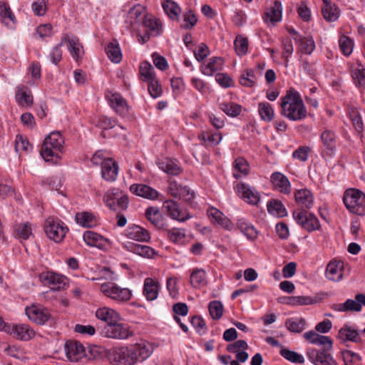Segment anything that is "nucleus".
<instances>
[{"label": "nucleus", "instance_id": "obj_1", "mask_svg": "<svg viewBox=\"0 0 365 365\" xmlns=\"http://www.w3.org/2000/svg\"><path fill=\"white\" fill-rule=\"evenodd\" d=\"M64 138L59 131H53L44 139L41 155L46 161L60 158L63 151Z\"/></svg>", "mask_w": 365, "mask_h": 365}, {"label": "nucleus", "instance_id": "obj_2", "mask_svg": "<svg viewBox=\"0 0 365 365\" xmlns=\"http://www.w3.org/2000/svg\"><path fill=\"white\" fill-rule=\"evenodd\" d=\"M280 106L284 114H305L307 113L303 100L297 91L290 88L281 98Z\"/></svg>", "mask_w": 365, "mask_h": 365}, {"label": "nucleus", "instance_id": "obj_3", "mask_svg": "<svg viewBox=\"0 0 365 365\" xmlns=\"http://www.w3.org/2000/svg\"><path fill=\"white\" fill-rule=\"evenodd\" d=\"M343 201L351 212L357 215H365V194L361 190L355 188L346 190Z\"/></svg>", "mask_w": 365, "mask_h": 365}, {"label": "nucleus", "instance_id": "obj_4", "mask_svg": "<svg viewBox=\"0 0 365 365\" xmlns=\"http://www.w3.org/2000/svg\"><path fill=\"white\" fill-rule=\"evenodd\" d=\"M106 356L113 365H133L136 362L135 352L128 346H117L108 349Z\"/></svg>", "mask_w": 365, "mask_h": 365}, {"label": "nucleus", "instance_id": "obj_5", "mask_svg": "<svg viewBox=\"0 0 365 365\" xmlns=\"http://www.w3.org/2000/svg\"><path fill=\"white\" fill-rule=\"evenodd\" d=\"M292 215L297 224L309 232L319 230L321 227L318 218L304 209L294 210Z\"/></svg>", "mask_w": 365, "mask_h": 365}, {"label": "nucleus", "instance_id": "obj_6", "mask_svg": "<svg viewBox=\"0 0 365 365\" xmlns=\"http://www.w3.org/2000/svg\"><path fill=\"white\" fill-rule=\"evenodd\" d=\"M101 292L108 297L118 302H127L132 296V292L129 289L121 288L113 283L102 284Z\"/></svg>", "mask_w": 365, "mask_h": 365}, {"label": "nucleus", "instance_id": "obj_7", "mask_svg": "<svg viewBox=\"0 0 365 365\" xmlns=\"http://www.w3.org/2000/svg\"><path fill=\"white\" fill-rule=\"evenodd\" d=\"M44 230L51 240L60 242L65 237L68 228L63 223L56 222L53 218L48 217L45 222Z\"/></svg>", "mask_w": 365, "mask_h": 365}, {"label": "nucleus", "instance_id": "obj_8", "mask_svg": "<svg viewBox=\"0 0 365 365\" xmlns=\"http://www.w3.org/2000/svg\"><path fill=\"white\" fill-rule=\"evenodd\" d=\"M331 349H309L307 351V356L309 360L314 365H337L336 360L330 353Z\"/></svg>", "mask_w": 365, "mask_h": 365}, {"label": "nucleus", "instance_id": "obj_9", "mask_svg": "<svg viewBox=\"0 0 365 365\" xmlns=\"http://www.w3.org/2000/svg\"><path fill=\"white\" fill-rule=\"evenodd\" d=\"M103 333L108 338L116 339H125L133 335L126 324L118 323V322L106 324L103 329Z\"/></svg>", "mask_w": 365, "mask_h": 365}, {"label": "nucleus", "instance_id": "obj_10", "mask_svg": "<svg viewBox=\"0 0 365 365\" xmlns=\"http://www.w3.org/2000/svg\"><path fill=\"white\" fill-rule=\"evenodd\" d=\"M4 331L22 341H29L35 336L34 331L29 325L24 324L6 325L4 327Z\"/></svg>", "mask_w": 365, "mask_h": 365}, {"label": "nucleus", "instance_id": "obj_11", "mask_svg": "<svg viewBox=\"0 0 365 365\" xmlns=\"http://www.w3.org/2000/svg\"><path fill=\"white\" fill-rule=\"evenodd\" d=\"M163 209L168 216L179 222H185L192 218V215L187 211L183 212L180 209L178 203L173 200H167L163 203Z\"/></svg>", "mask_w": 365, "mask_h": 365}, {"label": "nucleus", "instance_id": "obj_12", "mask_svg": "<svg viewBox=\"0 0 365 365\" xmlns=\"http://www.w3.org/2000/svg\"><path fill=\"white\" fill-rule=\"evenodd\" d=\"M67 358L71 361L77 362L86 356V350L83 344L77 341L68 340L64 346Z\"/></svg>", "mask_w": 365, "mask_h": 365}, {"label": "nucleus", "instance_id": "obj_13", "mask_svg": "<svg viewBox=\"0 0 365 365\" xmlns=\"http://www.w3.org/2000/svg\"><path fill=\"white\" fill-rule=\"evenodd\" d=\"M26 314L30 320L37 324H44L51 318L49 311L41 306L32 305L26 307Z\"/></svg>", "mask_w": 365, "mask_h": 365}, {"label": "nucleus", "instance_id": "obj_14", "mask_svg": "<svg viewBox=\"0 0 365 365\" xmlns=\"http://www.w3.org/2000/svg\"><path fill=\"white\" fill-rule=\"evenodd\" d=\"M41 277L44 284L52 290L63 289L67 286V278L54 272H46Z\"/></svg>", "mask_w": 365, "mask_h": 365}, {"label": "nucleus", "instance_id": "obj_15", "mask_svg": "<svg viewBox=\"0 0 365 365\" xmlns=\"http://www.w3.org/2000/svg\"><path fill=\"white\" fill-rule=\"evenodd\" d=\"M62 41L63 43H68V48L71 56L74 60L78 61L81 58L82 54L83 53V52L81 51L83 46L81 44L78 38L74 36H69L66 34L62 38Z\"/></svg>", "mask_w": 365, "mask_h": 365}, {"label": "nucleus", "instance_id": "obj_16", "mask_svg": "<svg viewBox=\"0 0 365 365\" xmlns=\"http://www.w3.org/2000/svg\"><path fill=\"white\" fill-rule=\"evenodd\" d=\"M237 192L241 197L247 202L252 205H257L259 201V194L255 189L245 183H240L237 185Z\"/></svg>", "mask_w": 365, "mask_h": 365}, {"label": "nucleus", "instance_id": "obj_17", "mask_svg": "<svg viewBox=\"0 0 365 365\" xmlns=\"http://www.w3.org/2000/svg\"><path fill=\"white\" fill-rule=\"evenodd\" d=\"M338 338L341 344H345L346 341L358 343L361 341L357 329L348 324H344L339 329Z\"/></svg>", "mask_w": 365, "mask_h": 365}, {"label": "nucleus", "instance_id": "obj_18", "mask_svg": "<svg viewBox=\"0 0 365 365\" xmlns=\"http://www.w3.org/2000/svg\"><path fill=\"white\" fill-rule=\"evenodd\" d=\"M297 204L306 210L312 208L314 204V197L311 191L307 188L297 190L294 192Z\"/></svg>", "mask_w": 365, "mask_h": 365}, {"label": "nucleus", "instance_id": "obj_19", "mask_svg": "<svg viewBox=\"0 0 365 365\" xmlns=\"http://www.w3.org/2000/svg\"><path fill=\"white\" fill-rule=\"evenodd\" d=\"M271 181L274 187L284 194H289L291 185L288 178L279 172H275L271 175Z\"/></svg>", "mask_w": 365, "mask_h": 365}, {"label": "nucleus", "instance_id": "obj_20", "mask_svg": "<svg viewBox=\"0 0 365 365\" xmlns=\"http://www.w3.org/2000/svg\"><path fill=\"white\" fill-rule=\"evenodd\" d=\"M118 165L112 158H108L101 167V176L107 181H114L117 178Z\"/></svg>", "mask_w": 365, "mask_h": 365}, {"label": "nucleus", "instance_id": "obj_21", "mask_svg": "<svg viewBox=\"0 0 365 365\" xmlns=\"http://www.w3.org/2000/svg\"><path fill=\"white\" fill-rule=\"evenodd\" d=\"M157 164L159 168L168 175H177L182 172V169L177 160L165 158L158 160Z\"/></svg>", "mask_w": 365, "mask_h": 365}, {"label": "nucleus", "instance_id": "obj_22", "mask_svg": "<svg viewBox=\"0 0 365 365\" xmlns=\"http://www.w3.org/2000/svg\"><path fill=\"white\" fill-rule=\"evenodd\" d=\"M130 190L135 195L149 200L156 199L158 196L157 190L144 184H133Z\"/></svg>", "mask_w": 365, "mask_h": 365}, {"label": "nucleus", "instance_id": "obj_23", "mask_svg": "<svg viewBox=\"0 0 365 365\" xmlns=\"http://www.w3.org/2000/svg\"><path fill=\"white\" fill-rule=\"evenodd\" d=\"M126 236L129 239L140 242H148L150 239V232L147 230L135 225L128 228Z\"/></svg>", "mask_w": 365, "mask_h": 365}, {"label": "nucleus", "instance_id": "obj_24", "mask_svg": "<svg viewBox=\"0 0 365 365\" xmlns=\"http://www.w3.org/2000/svg\"><path fill=\"white\" fill-rule=\"evenodd\" d=\"M159 288L160 285L157 281L148 277L144 281L143 295L148 301L155 300L158 296Z\"/></svg>", "mask_w": 365, "mask_h": 365}, {"label": "nucleus", "instance_id": "obj_25", "mask_svg": "<svg viewBox=\"0 0 365 365\" xmlns=\"http://www.w3.org/2000/svg\"><path fill=\"white\" fill-rule=\"evenodd\" d=\"M96 317L106 322V324H110L120 320V316L116 311L106 307L98 309L96 312Z\"/></svg>", "mask_w": 365, "mask_h": 365}, {"label": "nucleus", "instance_id": "obj_26", "mask_svg": "<svg viewBox=\"0 0 365 365\" xmlns=\"http://www.w3.org/2000/svg\"><path fill=\"white\" fill-rule=\"evenodd\" d=\"M224 60L220 57H212L207 64L201 66V71L204 75L212 76L214 73L221 71L223 68Z\"/></svg>", "mask_w": 365, "mask_h": 365}, {"label": "nucleus", "instance_id": "obj_27", "mask_svg": "<svg viewBox=\"0 0 365 365\" xmlns=\"http://www.w3.org/2000/svg\"><path fill=\"white\" fill-rule=\"evenodd\" d=\"M340 262L331 261L327 266L326 277L332 282H339L342 279L343 272Z\"/></svg>", "mask_w": 365, "mask_h": 365}, {"label": "nucleus", "instance_id": "obj_28", "mask_svg": "<svg viewBox=\"0 0 365 365\" xmlns=\"http://www.w3.org/2000/svg\"><path fill=\"white\" fill-rule=\"evenodd\" d=\"M143 25L147 28V31L153 36L160 35L162 31V25L160 20L152 15H145L143 18Z\"/></svg>", "mask_w": 365, "mask_h": 365}, {"label": "nucleus", "instance_id": "obj_29", "mask_svg": "<svg viewBox=\"0 0 365 365\" xmlns=\"http://www.w3.org/2000/svg\"><path fill=\"white\" fill-rule=\"evenodd\" d=\"M146 218L158 230L165 228L163 216L157 207H149L145 210Z\"/></svg>", "mask_w": 365, "mask_h": 365}, {"label": "nucleus", "instance_id": "obj_30", "mask_svg": "<svg viewBox=\"0 0 365 365\" xmlns=\"http://www.w3.org/2000/svg\"><path fill=\"white\" fill-rule=\"evenodd\" d=\"M83 237L85 242L91 247L103 248L107 242L103 236L93 231L85 232Z\"/></svg>", "mask_w": 365, "mask_h": 365}, {"label": "nucleus", "instance_id": "obj_31", "mask_svg": "<svg viewBox=\"0 0 365 365\" xmlns=\"http://www.w3.org/2000/svg\"><path fill=\"white\" fill-rule=\"evenodd\" d=\"M282 6L279 1H274L273 4L265 12V21L276 23L282 19Z\"/></svg>", "mask_w": 365, "mask_h": 365}, {"label": "nucleus", "instance_id": "obj_32", "mask_svg": "<svg viewBox=\"0 0 365 365\" xmlns=\"http://www.w3.org/2000/svg\"><path fill=\"white\" fill-rule=\"evenodd\" d=\"M207 215L212 220H214L215 222L217 223L221 227L227 230L232 228L230 220L217 208L210 207L207 210Z\"/></svg>", "mask_w": 365, "mask_h": 365}, {"label": "nucleus", "instance_id": "obj_33", "mask_svg": "<svg viewBox=\"0 0 365 365\" xmlns=\"http://www.w3.org/2000/svg\"><path fill=\"white\" fill-rule=\"evenodd\" d=\"M324 6L322 12L325 20L329 22L335 21L340 15V10L337 6L332 4L329 0L323 2Z\"/></svg>", "mask_w": 365, "mask_h": 365}, {"label": "nucleus", "instance_id": "obj_34", "mask_svg": "<svg viewBox=\"0 0 365 365\" xmlns=\"http://www.w3.org/2000/svg\"><path fill=\"white\" fill-rule=\"evenodd\" d=\"M163 230L166 232L168 239L175 244H182L186 237V232L183 229L177 227L169 228L168 225H165V228Z\"/></svg>", "mask_w": 365, "mask_h": 365}, {"label": "nucleus", "instance_id": "obj_35", "mask_svg": "<svg viewBox=\"0 0 365 365\" xmlns=\"http://www.w3.org/2000/svg\"><path fill=\"white\" fill-rule=\"evenodd\" d=\"M321 140L326 149V150L324 151L326 152L327 155H331L336 150L335 134L330 130H326L322 133Z\"/></svg>", "mask_w": 365, "mask_h": 365}, {"label": "nucleus", "instance_id": "obj_36", "mask_svg": "<svg viewBox=\"0 0 365 365\" xmlns=\"http://www.w3.org/2000/svg\"><path fill=\"white\" fill-rule=\"evenodd\" d=\"M110 106L116 113H125L129 108L125 100L119 94H113L110 98Z\"/></svg>", "mask_w": 365, "mask_h": 365}, {"label": "nucleus", "instance_id": "obj_37", "mask_svg": "<svg viewBox=\"0 0 365 365\" xmlns=\"http://www.w3.org/2000/svg\"><path fill=\"white\" fill-rule=\"evenodd\" d=\"M16 99L21 106H29L33 102L31 92L24 86L17 88Z\"/></svg>", "mask_w": 365, "mask_h": 365}, {"label": "nucleus", "instance_id": "obj_38", "mask_svg": "<svg viewBox=\"0 0 365 365\" xmlns=\"http://www.w3.org/2000/svg\"><path fill=\"white\" fill-rule=\"evenodd\" d=\"M106 53L113 63H119L122 59V54L117 40H113L106 47Z\"/></svg>", "mask_w": 365, "mask_h": 365}, {"label": "nucleus", "instance_id": "obj_39", "mask_svg": "<svg viewBox=\"0 0 365 365\" xmlns=\"http://www.w3.org/2000/svg\"><path fill=\"white\" fill-rule=\"evenodd\" d=\"M237 226L239 230L247 237V239L253 240L257 237V231L253 225L248 223L245 219L241 218L237 220Z\"/></svg>", "mask_w": 365, "mask_h": 365}, {"label": "nucleus", "instance_id": "obj_40", "mask_svg": "<svg viewBox=\"0 0 365 365\" xmlns=\"http://www.w3.org/2000/svg\"><path fill=\"white\" fill-rule=\"evenodd\" d=\"M299 43L300 51L305 54H311L315 48V43L312 36H299L294 38Z\"/></svg>", "mask_w": 365, "mask_h": 365}, {"label": "nucleus", "instance_id": "obj_41", "mask_svg": "<svg viewBox=\"0 0 365 365\" xmlns=\"http://www.w3.org/2000/svg\"><path fill=\"white\" fill-rule=\"evenodd\" d=\"M267 207L268 212L273 215L279 217L287 215V210L282 202L279 200L274 199L269 200Z\"/></svg>", "mask_w": 365, "mask_h": 365}, {"label": "nucleus", "instance_id": "obj_42", "mask_svg": "<svg viewBox=\"0 0 365 365\" xmlns=\"http://www.w3.org/2000/svg\"><path fill=\"white\" fill-rule=\"evenodd\" d=\"M14 229L15 236L19 239L27 240L32 235L31 225L29 222L16 223Z\"/></svg>", "mask_w": 365, "mask_h": 365}, {"label": "nucleus", "instance_id": "obj_43", "mask_svg": "<svg viewBox=\"0 0 365 365\" xmlns=\"http://www.w3.org/2000/svg\"><path fill=\"white\" fill-rule=\"evenodd\" d=\"M76 220L78 224L85 227H91L96 224L94 215L88 212L77 213Z\"/></svg>", "mask_w": 365, "mask_h": 365}, {"label": "nucleus", "instance_id": "obj_44", "mask_svg": "<svg viewBox=\"0 0 365 365\" xmlns=\"http://www.w3.org/2000/svg\"><path fill=\"white\" fill-rule=\"evenodd\" d=\"M306 325V322L302 318L288 319L285 322V326L287 329L292 332H302Z\"/></svg>", "mask_w": 365, "mask_h": 365}, {"label": "nucleus", "instance_id": "obj_45", "mask_svg": "<svg viewBox=\"0 0 365 365\" xmlns=\"http://www.w3.org/2000/svg\"><path fill=\"white\" fill-rule=\"evenodd\" d=\"M120 194L121 191L118 188L110 189L105 193L103 201L110 210H116L115 200Z\"/></svg>", "mask_w": 365, "mask_h": 365}, {"label": "nucleus", "instance_id": "obj_46", "mask_svg": "<svg viewBox=\"0 0 365 365\" xmlns=\"http://www.w3.org/2000/svg\"><path fill=\"white\" fill-rule=\"evenodd\" d=\"M233 167L235 169L233 175L235 178H240L247 174L249 165L243 158H237L234 162Z\"/></svg>", "mask_w": 365, "mask_h": 365}, {"label": "nucleus", "instance_id": "obj_47", "mask_svg": "<svg viewBox=\"0 0 365 365\" xmlns=\"http://www.w3.org/2000/svg\"><path fill=\"white\" fill-rule=\"evenodd\" d=\"M190 284L193 287L206 284V274L203 269H195L190 274Z\"/></svg>", "mask_w": 365, "mask_h": 365}, {"label": "nucleus", "instance_id": "obj_48", "mask_svg": "<svg viewBox=\"0 0 365 365\" xmlns=\"http://www.w3.org/2000/svg\"><path fill=\"white\" fill-rule=\"evenodd\" d=\"M163 7L165 13L169 16L170 19H178L181 9L175 2L170 0H167L163 4Z\"/></svg>", "mask_w": 365, "mask_h": 365}, {"label": "nucleus", "instance_id": "obj_49", "mask_svg": "<svg viewBox=\"0 0 365 365\" xmlns=\"http://www.w3.org/2000/svg\"><path fill=\"white\" fill-rule=\"evenodd\" d=\"M220 110L225 114H240L242 111L247 112L246 109L234 102H224L220 104Z\"/></svg>", "mask_w": 365, "mask_h": 365}, {"label": "nucleus", "instance_id": "obj_50", "mask_svg": "<svg viewBox=\"0 0 365 365\" xmlns=\"http://www.w3.org/2000/svg\"><path fill=\"white\" fill-rule=\"evenodd\" d=\"M129 250L142 257H152L155 255L153 248L147 245L132 244L129 246Z\"/></svg>", "mask_w": 365, "mask_h": 365}, {"label": "nucleus", "instance_id": "obj_51", "mask_svg": "<svg viewBox=\"0 0 365 365\" xmlns=\"http://www.w3.org/2000/svg\"><path fill=\"white\" fill-rule=\"evenodd\" d=\"M280 354L287 361L292 363L303 364L304 362V356L294 351L282 349L280 350Z\"/></svg>", "mask_w": 365, "mask_h": 365}, {"label": "nucleus", "instance_id": "obj_52", "mask_svg": "<svg viewBox=\"0 0 365 365\" xmlns=\"http://www.w3.org/2000/svg\"><path fill=\"white\" fill-rule=\"evenodd\" d=\"M208 309L210 314L213 319L217 320L222 317L223 314V305L220 301L215 300L210 302Z\"/></svg>", "mask_w": 365, "mask_h": 365}, {"label": "nucleus", "instance_id": "obj_53", "mask_svg": "<svg viewBox=\"0 0 365 365\" xmlns=\"http://www.w3.org/2000/svg\"><path fill=\"white\" fill-rule=\"evenodd\" d=\"M235 49L238 56H244L247 53L248 49V39L246 37L238 36L235 41Z\"/></svg>", "mask_w": 365, "mask_h": 365}, {"label": "nucleus", "instance_id": "obj_54", "mask_svg": "<svg viewBox=\"0 0 365 365\" xmlns=\"http://www.w3.org/2000/svg\"><path fill=\"white\" fill-rule=\"evenodd\" d=\"M98 117L97 126L103 129L108 130L113 128L116 125V120L113 116L107 115H96Z\"/></svg>", "mask_w": 365, "mask_h": 365}, {"label": "nucleus", "instance_id": "obj_55", "mask_svg": "<svg viewBox=\"0 0 365 365\" xmlns=\"http://www.w3.org/2000/svg\"><path fill=\"white\" fill-rule=\"evenodd\" d=\"M0 16L2 17L4 22L6 24H9L6 21L7 20L15 23V16L12 13L9 5L4 1H0Z\"/></svg>", "mask_w": 365, "mask_h": 365}, {"label": "nucleus", "instance_id": "obj_56", "mask_svg": "<svg viewBox=\"0 0 365 365\" xmlns=\"http://www.w3.org/2000/svg\"><path fill=\"white\" fill-rule=\"evenodd\" d=\"M240 83L246 87H252L255 84V76L252 69L248 68L244 71L240 76Z\"/></svg>", "mask_w": 365, "mask_h": 365}, {"label": "nucleus", "instance_id": "obj_57", "mask_svg": "<svg viewBox=\"0 0 365 365\" xmlns=\"http://www.w3.org/2000/svg\"><path fill=\"white\" fill-rule=\"evenodd\" d=\"M153 71V68L150 63L147 61L141 63L140 66V75L143 78V81L149 82L155 78Z\"/></svg>", "mask_w": 365, "mask_h": 365}, {"label": "nucleus", "instance_id": "obj_58", "mask_svg": "<svg viewBox=\"0 0 365 365\" xmlns=\"http://www.w3.org/2000/svg\"><path fill=\"white\" fill-rule=\"evenodd\" d=\"M197 22V19L192 10H188L183 14V24L181 25L182 29H190Z\"/></svg>", "mask_w": 365, "mask_h": 365}, {"label": "nucleus", "instance_id": "obj_59", "mask_svg": "<svg viewBox=\"0 0 365 365\" xmlns=\"http://www.w3.org/2000/svg\"><path fill=\"white\" fill-rule=\"evenodd\" d=\"M145 7L137 4L133 6L128 11V18L130 19V25L137 24L139 21V18L141 16Z\"/></svg>", "mask_w": 365, "mask_h": 365}, {"label": "nucleus", "instance_id": "obj_60", "mask_svg": "<svg viewBox=\"0 0 365 365\" xmlns=\"http://www.w3.org/2000/svg\"><path fill=\"white\" fill-rule=\"evenodd\" d=\"M282 57L284 58L285 66H287L289 62V57L292 54L294 51V47L292 40L289 38L282 39Z\"/></svg>", "mask_w": 365, "mask_h": 365}, {"label": "nucleus", "instance_id": "obj_61", "mask_svg": "<svg viewBox=\"0 0 365 365\" xmlns=\"http://www.w3.org/2000/svg\"><path fill=\"white\" fill-rule=\"evenodd\" d=\"M130 349L135 352L137 361H144L151 354L150 350L145 345L138 344Z\"/></svg>", "mask_w": 365, "mask_h": 365}, {"label": "nucleus", "instance_id": "obj_62", "mask_svg": "<svg viewBox=\"0 0 365 365\" xmlns=\"http://www.w3.org/2000/svg\"><path fill=\"white\" fill-rule=\"evenodd\" d=\"M339 46L343 53L348 56L353 50V41L348 36H342L339 39Z\"/></svg>", "mask_w": 365, "mask_h": 365}, {"label": "nucleus", "instance_id": "obj_63", "mask_svg": "<svg viewBox=\"0 0 365 365\" xmlns=\"http://www.w3.org/2000/svg\"><path fill=\"white\" fill-rule=\"evenodd\" d=\"M31 145L26 138L17 135L15 140V150L16 152L28 151Z\"/></svg>", "mask_w": 365, "mask_h": 365}, {"label": "nucleus", "instance_id": "obj_64", "mask_svg": "<svg viewBox=\"0 0 365 365\" xmlns=\"http://www.w3.org/2000/svg\"><path fill=\"white\" fill-rule=\"evenodd\" d=\"M353 78L357 86L365 89V69L364 68H356L353 73Z\"/></svg>", "mask_w": 365, "mask_h": 365}]
</instances>
